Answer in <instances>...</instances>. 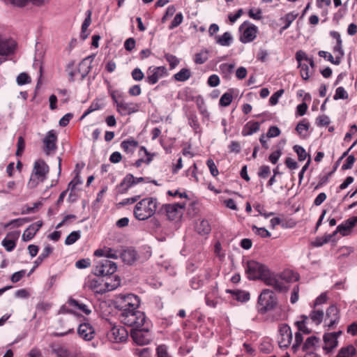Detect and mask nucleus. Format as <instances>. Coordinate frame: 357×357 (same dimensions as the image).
I'll return each mask as SVG.
<instances>
[{"mask_svg":"<svg viewBox=\"0 0 357 357\" xmlns=\"http://www.w3.org/2000/svg\"><path fill=\"white\" fill-rule=\"evenodd\" d=\"M252 231L257 235L260 236L262 238L270 237L271 233L264 227H257L255 225L252 227Z\"/></svg>","mask_w":357,"mask_h":357,"instance_id":"nucleus-51","label":"nucleus"},{"mask_svg":"<svg viewBox=\"0 0 357 357\" xmlns=\"http://www.w3.org/2000/svg\"><path fill=\"white\" fill-rule=\"evenodd\" d=\"M301 320L297 321L295 324L298 328V332H303L305 334H309L310 333V330L306 326V321L308 319V317L306 315H302L301 317Z\"/></svg>","mask_w":357,"mask_h":357,"instance_id":"nucleus-39","label":"nucleus"},{"mask_svg":"<svg viewBox=\"0 0 357 357\" xmlns=\"http://www.w3.org/2000/svg\"><path fill=\"white\" fill-rule=\"evenodd\" d=\"M248 16L255 20L262 19V11L260 8H251L248 10Z\"/></svg>","mask_w":357,"mask_h":357,"instance_id":"nucleus-52","label":"nucleus"},{"mask_svg":"<svg viewBox=\"0 0 357 357\" xmlns=\"http://www.w3.org/2000/svg\"><path fill=\"white\" fill-rule=\"evenodd\" d=\"M53 352L57 357H77L75 351H70L62 346H58L54 348Z\"/></svg>","mask_w":357,"mask_h":357,"instance_id":"nucleus-28","label":"nucleus"},{"mask_svg":"<svg viewBox=\"0 0 357 357\" xmlns=\"http://www.w3.org/2000/svg\"><path fill=\"white\" fill-rule=\"evenodd\" d=\"M266 275L261 278V280L264 282L266 285L273 287L275 290L282 291L284 289L283 283L280 280L278 276L267 270Z\"/></svg>","mask_w":357,"mask_h":357,"instance_id":"nucleus-13","label":"nucleus"},{"mask_svg":"<svg viewBox=\"0 0 357 357\" xmlns=\"http://www.w3.org/2000/svg\"><path fill=\"white\" fill-rule=\"evenodd\" d=\"M117 266L115 262L108 259H102L96 261L95 275L98 276L110 275L116 271Z\"/></svg>","mask_w":357,"mask_h":357,"instance_id":"nucleus-5","label":"nucleus"},{"mask_svg":"<svg viewBox=\"0 0 357 357\" xmlns=\"http://www.w3.org/2000/svg\"><path fill=\"white\" fill-rule=\"evenodd\" d=\"M56 141L57 136L55 132L53 130H50L43 139V151L47 155H51L55 151L56 149Z\"/></svg>","mask_w":357,"mask_h":357,"instance_id":"nucleus-11","label":"nucleus"},{"mask_svg":"<svg viewBox=\"0 0 357 357\" xmlns=\"http://www.w3.org/2000/svg\"><path fill=\"white\" fill-rule=\"evenodd\" d=\"M158 202L156 198L146 197L137 203L134 208V215L139 220H146L156 212Z\"/></svg>","mask_w":357,"mask_h":357,"instance_id":"nucleus-1","label":"nucleus"},{"mask_svg":"<svg viewBox=\"0 0 357 357\" xmlns=\"http://www.w3.org/2000/svg\"><path fill=\"white\" fill-rule=\"evenodd\" d=\"M280 278L287 282L296 281L298 280V275L291 271H286L282 273Z\"/></svg>","mask_w":357,"mask_h":357,"instance_id":"nucleus-48","label":"nucleus"},{"mask_svg":"<svg viewBox=\"0 0 357 357\" xmlns=\"http://www.w3.org/2000/svg\"><path fill=\"white\" fill-rule=\"evenodd\" d=\"M309 317L316 325H319L323 321H324V314L321 310H312L310 312Z\"/></svg>","mask_w":357,"mask_h":357,"instance_id":"nucleus-37","label":"nucleus"},{"mask_svg":"<svg viewBox=\"0 0 357 357\" xmlns=\"http://www.w3.org/2000/svg\"><path fill=\"white\" fill-rule=\"evenodd\" d=\"M319 343V339L315 336H311L306 339L302 346V350L308 352H313Z\"/></svg>","mask_w":357,"mask_h":357,"instance_id":"nucleus-27","label":"nucleus"},{"mask_svg":"<svg viewBox=\"0 0 357 357\" xmlns=\"http://www.w3.org/2000/svg\"><path fill=\"white\" fill-rule=\"evenodd\" d=\"M341 331L336 333H326L324 335V349L328 351H331L337 344V337L341 334Z\"/></svg>","mask_w":357,"mask_h":357,"instance_id":"nucleus-19","label":"nucleus"},{"mask_svg":"<svg viewBox=\"0 0 357 357\" xmlns=\"http://www.w3.org/2000/svg\"><path fill=\"white\" fill-rule=\"evenodd\" d=\"M357 224V216H354L346 220L337 227V231H340L342 236H346L347 231L351 230Z\"/></svg>","mask_w":357,"mask_h":357,"instance_id":"nucleus-21","label":"nucleus"},{"mask_svg":"<svg viewBox=\"0 0 357 357\" xmlns=\"http://www.w3.org/2000/svg\"><path fill=\"white\" fill-rule=\"evenodd\" d=\"M209 277V272L204 271L203 273L194 276L190 281V285L193 289H198L204 284V280H208Z\"/></svg>","mask_w":357,"mask_h":357,"instance_id":"nucleus-23","label":"nucleus"},{"mask_svg":"<svg viewBox=\"0 0 357 357\" xmlns=\"http://www.w3.org/2000/svg\"><path fill=\"white\" fill-rule=\"evenodd\" d=\"M138 146V142L133 138H129L121 143V148L128 154L133 153Z\"/></svg>","mask_w":357,"mask_h":357,"instance_id":"nucleus-24","label":"nucleus"},{"mask_svg":"<svg viewBox=\"0 0 357 357\" xmlns=\"http://www.w3.org/2000/svg\"><path fill=\"white\" fill-rule=\"evenodd\" d=\"M108 338L113 342H123L128 337V332L121 326H113L107 334Z\"/></svg>","mask_w":357,"mask_h":357,"instance_id":"nucleus-10","label":"nucleus"},{"mask_svg":"<svg viewBox=\"0 0 357 357\" xmlns=\"http://www.w3.org/2000/svg\"><path fill=\"white\" fill-rule=\"evenodd\" d=\"M135 176L132 174H127L125 178H123V181L120 184V187H124L125 188L121 191V193L126 192L131 186H132L135 184Z\"/></svg>","mask_w":357,"mask_h":357,"instance_id":"nucleus-34","label":"nucleus"},{"mask_svg":"<svg viewBox=\"0 0 357 357\" xmlns=\"http://www.w3.org/2000/svg\"><path fill=\"white\" fill-rule=\"evenodd\" d=\"M239 30L242 32L240 40L243 43H248L253 41L256 38L258 32L257 26L248 21L244 22L240 26Z\"/></svg>","mask_w":357,"mask_h":357,"instance_id":"nucleus-6","label":"nucleus"},{"mask_svg":"<svg viewBox=\"0 0 357 357\" xmlns=\"http://www.w3.org/2000/svg\"><path fill=\"white\" fill-rule=\"evenodd\" d=\"M139 305V298L134 294H128L124 296L121 303V310L126 308L137 309Z\"/></svg>","mask_w":357,"mask_h":357,"instance_id":"nucleus-20","label":"nucleus"},{"mask_svg":"<svg viewBox=\"0 0 357 357\" xmlns=\"http://www.w3.org/2000/svg\"><path fill=\"white\" fill-rule=\"evenodd\" d=\"M30 221V219L29 218H17L12 220L7 224H6L5 227L7 228L10 226L13 227H20L24 225L26 222H29Z\"/></svg>","mask_w":357,"mask_h":357,"instance_id":"nucleus-46","label":"nucleus"},{"mask_svg":"<svg viewBox=\"0 0 357 357\" xmlns=\"http://www.w3.org/2000/svg\"><path fill=\"white\" fill-rule=\"evenodd\" d=\"M271 173V169L268 165H262L259 168L258 176L261 178H266Z\"/></svg>","mask_w":357,"mask_h":357,"instance_id":"nucleus-64","label":"nucleus"},{"mask_svg":"<svg viewBox=\"0 0 357 357\" xmlns=\"http://www.w3.org/2000/svg\"><path fill=\"white\" fill-rule=\"evenodd\" d=\"M279 340L278 343L280 347H287L292 340V333L290 327L286 324H282L279 328Z\"/></svg>","mask_w":357,"mask_h":357,"instance_id":"nucleus-12","label":"nucleus"},{"mask_svg":"<svg viewBox=\"0 0 357 357\" xmlns=\"http://www.w3.org/2000/svg\"><path fill=\"white\" fill-rule=\"evenodd\" d=\"M167 75V70L165 66L150 67L147 70L146 82L153 85L158 81Z\"/></svg>","mask_w":357,"mask_h":357,"instance_id":"nucleus-8","label":"nucleus"},{"mask_svg":"<svg viewBox=\"0 0 357 357\" xmlns=\"http://www.w3.org/2000/svg\"><path fill=\"white\" fill-rule=\"evenodd\" d=\"M191 72L188 68H182L174 75V79L178 82H185L191 77Z\"/></svg>","mask_w":357,"mask_h":357,"instance_id":"nucleus-40","label":"nucleus"},{"mask_svg":"<svg viewBox=\"0 0 357 357\" xmlns=\"http://www.w3.org/2000/svg\"><path fill=\"white\" fill-rule=\"evenodd\" d=\"M298 67L301 69L300 73L302 78L307 80L310 73L309 66L305 63H300L298 65Z\"/></svg>","mask_w":357,"mask_h":357,"instance_id":"nucleus-53","label":"nucleus"},{"mask_svg":"<svg viewBox=\"0 0 357 357\" xmlns=\"http://www.w3.org/2000/svg\"><path fill=\"white\" fill-rule=\"evenodd\" d=\"M121 258L127 264H132L137 259V254L134 249L128 248L121 253Z\"/></svg>","mask_w":357,"mask_h":357,"instance_id":"nucleus-25","label":"nucleus"},{"mask_svg":"<svg viewBox=\"0 0 357 357\" xmlns=\"http://www.w3.org/2000/svg\"><path fill=\"white\" fill-rule=\"evenodd\" d=\"M284 91L280 89L274 93L269 99V102L271 105H275L278 102L279 98L282 96Z\"/></svg>","mask_w":357,"mask_h":357,"instance_id":"nucleus-59","label":"nucleus"},{"mask_svg":"<svg viewBox=\"0 0 357 357\" xmlns=\"http://www.w3.org/2000/svg\"><path fill=\"white\" fill-rule=\"evenodd\" d=\"M227 292L234 294L235 299L241 302H245L250 299V294L245 291L236 290L233 291L227 289Z\"/></svg>","mask_w":357,"mask_h":357,"instance_id":"nucleus-36","label":"nucleus"},{"mask_svg":"<svg viewBox=\"0 0 357 357\" xmlns=\"http://www.w3.org/2000/svg\"><path fill=\"white\" fill-rule=\"evenodd\" d=\"M356 354V348L350 344L341 348L335 357H353Z\"/></svg>","mask_w":357,"mask_h":357,"instance_id":"nucleus-35","label":"nucleus"},{"mask_svg":"<svg viewBox=\"0 0 357 357\" xmlns=\"http://www.w3.org/2000/svg\"><path fill=\"white\" fill-rule=\"evenodd\" d=\"M216 42L222 46H229L232 42V36L229 32H225L222 36L215 37Z\"/></svg>","mask_w":357,"mask_h":357,"instance_id":"nucleus-38","label":"nucleus"},{"mask_svg":"<svg viewBox=\"0 0 357 357\" xmlns=\"http://www.w3.org/2000/svg\"><path fill=\"white\" fill-rule=\"evenodd\" d=\"M120 283L121 280L117 276L107 278L105 283V289L103 291L114 290L120 285Z\"/></svg>","mask_w":357,"mask_h":357,"instance_id":"nucleus-32","label":"nucleus"},{"mask_svg":"<svg viewBox=\"0 0 357 357\" xmlns=\"http://www.w3.org/2000/svg\"><path fill=\"white\" fill-rule=\"evenodd\" d=\"M165 58L169 62L172 69L174 68L179 63V60L174 55L169 53L165 54Z\"/></svg>","mask_w":357,"mask_h":357,"instance_id":"nucleus-58","label":"nucleus"},{"mask_svg":"<svg viewBox=\"0 0 357 357\" xmlns=\"http://www.w3.org/2000/svg\"><path fill=\"white\" fill-rule=\"evenodd\" d=\"M184 208L185 204H166L162 206L160 211L166 213L168 219L173 220L177 218L178 211Z\"/></svg>","mask_w":357,"mask_h":357,"instance_id":"nucleus-15","label":"nucleus"},{"mask_svg":"<svg viewBox=\"0 0 357 357\" xmlns=\"http://www.w3.org/2000/svg\"><path fill=\"white\" fill-rule=\"evenodd\" d=\"M119 319L124 325L138 328L144 324L146 316L143 312L137 309L126 308L121 310Z\"/></svg>","mask_w":357,"mask_h":357,"instance_id":"nucleus-2","label":"nucleus"},{"mask_svg":"<svg viewBox=\"0 0 357 357\" xmlns=\"http://www.w3.org/2000/svg\"><path fill=\"white\" fill-rule=\"evenodd\" d=\"M331 240V236L317 237L314 241L311 243L313 247H321L327 243Z\"/></svg>","mask_w":357,"mask_h":357,"instance_id":"nucleus-55","label":"nucleus"},{"mask_svg":"<svg viewBox=\"0 0 357 357\" xmlns=\"http://www.w3.org/2000/svg\"><path fill=\"white\" fill-rule=\"evenodd\" d=\"M196 229L199 234H207L211 231V227L207 220H202L197 224Z\"/></svg>","mask_w":357,"mask_h":357,"instance_id":"nucleus-41","label":"nucleus"},{"mask_svg":"<svg viewBox=\"0 0 357 357\" xmlns=\"http://www.w3.org/2000/svg\"><path fill=\"white\" fill-rule=\"evenodd\" d=\"M355 157L353 155H349L344 161V163L342 165V169L346 170L351 169L355 162Z\"/></svg>","mask_w":357,"mask_h":357,"instance_id":"nucleus-62","label":"nucleus"},{"mask_svg":"<svg viewBox=\"0 0 357 357\" xmlns=\"http://www.w3.org/2000/svg\"><path fill=\"white\" fill-rule=\"evenodd\" d=\"M52 248L50 246V245H46L42 252L34 261L35 267H38L43 262V261L52 253Z\"/></svg>","mask_w":357,"mask_h":357,"instance_id":"nucleus-33","label":"nucleus"},{"mask_svg":"<svg viewBox=\"0 0 357 357\" xmlns=\"http://www.w3.org/2000/svg\"><path fill=\"white\" fill-rule=\"evenodd\" d=\"M208 52L203 50L201 52L197 53L195 56V62L197 64H202L205 63L208 59Z\"/></svg>","mask_w":357,"mask_h":357,"instance_id":"nucleus-45","label":"nucleus"},{"mask_svg":"<svg viewBox=\"0 0 357 357\" xmlns=\"http://www.w3.org/2000/svg\"><path fill=\"white\" fill-rule=\"evenodd\" d=\"M232 100H233V96H232L231 93L227 92V93H225L221 96L220 101H219V104H220V105H221L222 107H227L231 104Z\"/></svg>","mask_w":357,"mask_h":357,"instance_id":"nucleus-47","label":"nucleus"},{"mask_svg":"<svg viewBox=\"0 0 357 357\" xmlns=\"http://www.w3.org/2000/svg\"><path fill=\"white\" fill-rule=\"evenodd\" d=\"M348 96H349L346 90L342 86H339L336 89L335 94L333 98L335 100L347 99Z\"/></svg>","mask_w":357,"mask_h":357,"instance_id":"nucleus-56","label":"nucleus"},{"mask_svg":"<svg viewBox=\"0 0 357 357\" xmlns=\"http://www.w3.org/2000/svg\"><path fill=\"white\" fill-rule=\"evenodd\" d=\"M31 82V79L30 76L26 73H21L17 77V83L18 85H24L26 84H29Z\"/></svg>","mask_w":357,"mask_h":357,"instance_id":"nucleus-54","label":"nucleus"},{"mask_svg":"<svg viewBox=\"0 0 357 357\" xmlns=\"http://www.w3.org/2000/svg\"><path fill=\"white\" fill-rule=\"evenodd\" d=\"M100 108V105L98 102H93L89 107L84 112L82 116H81V119H83L85 118L87 115H89L90 113L96 111Z\"/></svg>","mask_w":357,"mask_h":357,"instance_id":"nucleus-60","label":"nucleus"},{"mask_svg":"<svg viewBox=\"0 0 357 357\" xmlns=\"http://www.w3.org/2000/svg\"><path fill=\"white\" fill-rule=\"evenodd\" d=\"M293 149L297 153L298 160L300 161L305 160L307 158V157L308 156L305 150L302 146H301L299 145L294 146Z\"/></svg>","mask_w":357,"mask_h":357,"instance_id":"nucleus-50","label":"nucleus"},{"mask_svg":"<svg viewBox=\"0 0 357 357\" xmlns=\"http://www.w3.org/2000/svg\"><path fill=\"white\" fill-rule=\"evenodd\" d=\"M49 172V167L43 160H38L35 162L33 166V175L39 181H43Z\"/></svg>","mask_w":357,"mask_h":357,"instance_id":"nucleus-16","label":"nucleus"},{"mask_svg":"<svg viewBox=\"0 0 357 357\" xmlns=\"http://www.w3.org/2000/svg\"><path fill=\"white\" fill-rule=\"evenodd\" d=\"M68 304L69 306L74 307L87 315L91 312V310L89 309L87 305L80 303L74 298H70L68 301Z\"/></svg>","mask_w":357,"mask_h":357,"instance_id":"nucleus-31","label":"nucleus"},{"mask_svg":"<svg viewBox=\"0 0 357 357\" xmlns=\"http://www.w3.org/2000/svg\"><path fill=\"white\" fill-rule=\"evenodd\" d=\"M157 357H172L168 351V347L165 344H160L156 348Z\"/></svg>","mask_w":357,"mask_h":357,"instance_id":"nucleus-44","label":"nucleus"},{"mask_svg":"<svg viewBox=\"0 0 357 357\" xmlns=\"http://www.w3.org/2000/svg\"><path fill=\"white\" fill-rule=\"evenodd\" d=\"M333 53L335 54V65H339L341 62L342 57L344 56L342 43L336 44L333 47Z\"/></svg>","mask_w":357,"mask_h":357,"instance_id":"nucleus-42","label":"nucleus"},{"mask_svg":"<svg viewBox=\"0 0 357 357\" xmlns=\"http://www.w3.org/2000/svg\"><path fill=\"white\" fill-rule=\"evenodd\" d=\"M298 15V13L291 12L280 18V21L284 23V25L280 29V33H282L289 27L291 24L296 19Z\"/></svg>","mask_w":357,"mask_h":357,"instance_id":"nucleus-29","label":"nucleus"},{"mask_svg":"<svg viewBox=\"0 0 357 357\" xmlns=\"http://www.w3.org/2000/svg\"><path fill=\"white\" fill-rule=\"evenodd\" d=\"M260 129V124L258 122H248L244 126L242 135L243 136L251 135L255 132H257Z\"/></svg>","mask_w":357,"mask_h":357,"instance_id":"nucleus-30","label":"nucleus"},{"mask_svg":"<svg viewBox=\"0 0 357 357\" xmlns=\"http://www.w3.org/2000/svg\"><path fill=\"white\" fill-rule=\"evenodd\" d=\"M309 127V123L305 120H303L297 125L296 130L300 135H302L303 131H307Z\"/></svg>","mask_w":357,"mask_h":357,"instance_id":"nucleus-61","label":"nucleus"},{"mask_svg":"<svg viewBox=\"0 0 357 357\" xmlns=\"http://www.w3.org/2000/svg\"><path fill=\"white\" fill-rule=\"evenodd\" d=\"M92 59V56L86 57L79 64L78 72L81 74L82 79H84L90 72Z\"/></svg>","mask_w":357,"mask_h":357,"instance_id":"nucleus-26","label":"nucleus"},{"mask_svg":"<svg viewBox=\"0 0 357 357\" xmlns=\"http://www.w3.org/2000/svg\"><path fill=\"white\" fill-rule=\"evenodd\" d=\"M43 225L42 221H37L31 225L24 231L22 235V239L24 241H30L33 238L36 232L40 229Z\"/></svg>","mask_w":357,"mask_h":357,"instance_id":"nucleus-22","label":"nucleus"},{"mask_svg":"<svg viewBox=\"0 0 357 357\" xmlns=\"http://www.w3.org/2000/svg\"><path fill=\"white\" fill-rule=\"evenodd\" d=\"M18 231H11L7 234L3 239L1 244L8 252H11L16 246V241L19 238Z\"/></svg>","mask_w":357,"mask_h":357,"instance_id":"nucleus-17","label":"nucleus"},{"mask_svg":"<svg viewBox=\"0 0 357 357\" xmlns=\"http://www.w3.org/2000/svg\"><path fill=\"white\" fill-rule=\"evenodd\" d=\"M206 165L210 170L211 174L213 176H216L218 175V174H219L218 169L213 160L208 159L206 162Z\"/></svg>","mask_w":357,"mask_h":357,"instance_id":"nucleus-63","label":"nucleus"},{"mask_svg":"<svg viewBox=\"0 0 357 357\" xmlns=\"http://www.w3.org/2000/svg\"><path fill=\"white\" fill-rule=\"evenodd\" d=\"M268 269L266 266L255 260L248 261L245 265V273L250 280H261Z\"/></svg>","mask_w":357,"mask_h":357,"instance_id":"nucleus-3","label":"nucleus"},{"mask_svg":"<svg viewBox=\"0 0 357 357\" xmlns=\"http://www.w3.org/2000/svg\"><path fill=\"white\" fill-rule=\"evenodd\" d=\"M340 319V310L335 305L327 308L324 316V324L328 329L333 328Z\"/></svg>","mask_w":357,"mask_h":357,"instance_id":"nucleus-7","label":"nucleus"},{"mask_svg":"<svg viewBox=\"0 0 357 357\" xmlns=\"http://www.w3.org/2000/svg\"><path fill=\"white\" fill-rule=\"evenodd\" d=\"M130 335L133 341L139 345H146L151 341V335L147 328H132Z\"/></svg>","mask_w":357,"mask_h":357,"instance_id":"nucleus-9","label":"nucleus"},{"mask_svg":"<svg viewBox=\"0 0 357 357\" xmlns=\"http://www.w3.org/2000/svg\"><path fill=\"white\" fill-rule=\"evenodd\" d=\"M77 333L82 338L89 341L93 338L95 331L89 323H84L79 326Z\"/></svg>","mask_w":357,"mask_h":357,"instance_id":"nucleus-18","label":"nucleus"},{"mask_svg":"<svg viewBox=\"0 0 357 357\" xmlns=\"http://www.w3.org/2000/svg\"><path fill=\"white\" fill-rule=\"evenodd\" d=\"M112 98L116 104L117 111L121 115H128L137 110V105L132 102H127L123 100H118L114 96H112Z\"/></svg>","mask_w":357,"mask_h":357,"instance_id":"nucleus-14","label":"nucleus"},{"mask_svg":"<svg viewBox=\"0 0 357 357\" xmlns=\"http://www.w3.org/2000/svg\"><path fill=\"white\" fill-rule=\"evenodd\" d=\"M183 16L181 13H177L172 20L171 24L169 26V29H174V28L178 26L183 22Z\"/></svg>","mask_w":357,"mask_h":357,"instance_id":"nucleus-57","label":"nucleus"},{"mask_svg":"<svg viewBox=\"0 0 357 357\" xmlns=\"http://www.w3.org/2000/svg\"><path fill=\"white\" fill-rule=\"evenodd\" d=\"M258 304L261 307L260 311L262 312L273 309L277 304L275 294L269 289L263 290L259 296Z\"/></svg>","mask_w":357,"mask_h":357,"instance_id":"nucleus-4","label":"nucleus"},{"mask_svg":"<svg viewBox=\"0 0 357 357\" xmlns=\"http://www.w3.org/2000/svg\"><path fill=\"white\" fill-rule=\"evenodd\" d=\"M234 67V63H225L220 66V70L225 76H228L233 72Z\"/></svg>","mask_w":357,"mask_h":357,"instance_id":"nucleus-49","label":"nucleus"},{"mask_svg":"<svg viewBox=\"0 0 357 357\" xmlns=\"http://www.w3.org/2000/svg\"><path fill=\"white\" fill-rule=\"evenodd\" d=\"M81 237L80 231H72L66 238V245H70L75 243Z\"/></svg>","mask_w":357,"mask_h":357,"instance_id":"nucleus-43","label":"nucleus"}]
</instances>
